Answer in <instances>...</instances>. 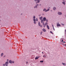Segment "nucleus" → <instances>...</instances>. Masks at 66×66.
<instances>
[{"label":"nucleus","instance_id":"4c0bfd02","mask_svg":"<svg viewBox=\"0 0 66 66\" xmlns=\"http://www.w3.org/2000/svg\"><path fill=\"white\" fill-rule=\"evenodd\" d=\"M42 53H43H43H44L43 52H42Z\"/></svg>","mask_w":66,"mask_h":66},{"label":"nucleus","instance_id":"7ed1b4c3","mask_svg":"<svg viewBox=\"0 0 66 66\" xmlns=\"http://www.w3.org/2000/svg\"><path fill=\"white\" fill-rule=\"evenodd\" d=\"M9 63L7 61L5 63V65L6 66H8V64H9Z\"/></svg>","mask_w":66,"mask_h":66},{"label":"nucleus","instance_id":"cd10ccee","mask_svg":"<svg viewBox=\"0 0 66 66\" xmlns=\"http://www.w3.org/2000/svg\"><path fill=\"white\" fill-rule=\"evenodd\" d=\"M46 22H48V20H46Z\"/></svg>","mask_w":66,"mask_h":66},{"label":"nucleus","instance_id":"f257e3e1","mask_svg":"<svg viewBox=\"0 0 66 66\" xmlns=\"http://www.w3.org/2000/svg\"><path fill=\"white\" fill-rule=\"evenodd\" d=\"M35 1L36 2H37V1H38L36 3H39L40 1L41 0H38H38H35Z\"/></svg>","mask_w":66,"mask_h":66},{"label":"nucleus","instance_id":"a211bd4d","mask_svg":"<svg viewBox=\"0 0 66 66\" xmlns=\"http://www.w3.org/2000/svg\"><path fill=\"white\" fill-rule=\"evenodd\" d=\"M46 11H47V10L45 9L43 10V11H45V12H46Z\"/></svg>","mask_w":66,"mask_h":66},{"label":"nucleus","instance_id":"f8f14e48","mask_svg":"<svg viewBox=\"0 0 66 66\" xmlns=\"http://www.w3.org/2000/svg\"><path fill=\"white\" fill-rule=\"evenodd\" d=\"M41 22L42 23H44V21L43 20H41Z\"/></svg>","mask_w":66,"mask_h":66},{"label":"nucleus","instance_id":"e433bc0d","mask_svg":"<svg viewBox=\"0 0 66 66\" xmlns=\"http://www.w3.org/2000/svg\"><path fill=\"white\" fill-rule=\"evenodd\" d=\"M63 43H65V42H63Z\"/></svg>","mask_w":66,"mask_h":66},{"label":"nucleus","instance_id":"2eb2a0df","mask_svg":"<svg viewBox=\"0 0 66 66\" xmlns=\"http://www.w3.org/2000/svg\"><path fill=\"white\" fill-rule=\"evenodd\" d=\"M62 63L63 65H66V64L65 63Z\"/></svg>","mask_w":66,"mask_h":66},{"label":"nucleus","instance_id":"dca6fc26","mask_svg":"<svg viewBox=\"0 0 66 66\" xmlns=\"http://www.w3.org/2000/svg\"><path fill=\"white\" fill-rule=\"evenodd\" d=\"M63 4L64 5H65V3L64 2H62Z\"/></svg>","mask_w":66,"mask_h":66},{"label":"nucleus","instance_id":"a878e982","mask_svg":"<svg viewBox=\"0 0 66 66\" xmlns=\"http://www.w3.org/2000/svg\"><path fill=\"white\" fill-rule=\"evenodd\" d=\"M43 56H44V57H46V56H45V55H44H44Z\"/></svg>","mask_w":66,"mask_h":66},{"label":"nucleus","instance_id":"58836bf2","mask_svg":"<svg viewBox=\"0 0 66 66\" xmlns=\"http://www.w3.org/2000/svg\"><path fill=\"white\" fill-rule=\"evenodd\" d=\"M65 32H66V29L65 30Z\"/></svg>","mask_w":66,"mask_h":66},{"label":"nucleus","instance_id":"9d476101","mask_svg":"<svg viewBox=\"0 0 66 66\" xmlns=\"http://www.w3.org/2000/svg\"><path fill=\"white\" fill-rule=\"evenodd\" d=\"M43 27H44L45 28V25H45V24L44 23H43Z\"/></svg>","mask_w":66,"mask_h":66},{"label":"nucleus","instance_id":"ea45409f","mask_svg":"<svg viewBox=\"0 0 66 66\" xmlns=\"http://www.w3.org/2000/svg\"><path fill=\"white\" fill-rule=\"evenodd\" d=\"M39 5H41V4H40Z\"/></svg>","mask_w":66,"mask_h":66},{"label":"nucleus","instance_id":"473e14b6","mask_svg":"<svg viewBox=\"0 0 66 66\" xmlns=\"http://www.w3.org/2000/svg\"><path fill=\"white\" fill-rule=\"evenodd\" d=\"M62 26H64V24H62Z\"/></svg>","mask_w":66,"mask_h":66},{"label":"nucleus","instance_id":"ddd939ff","mask_svg":"<svg viewBox=\"0 0 66 66\" xmlns=\"http://www.w3.org/2000/svg\"><path fill=\"white\" fill-rule=\"evenodd\" d=\"M42 19H43V17H41L40 18V19L41 20H42Z\"/></svg>","mask_w":66,"mask_h":66},{"label":"nucleus","instance_id":"aec40b11","mask_svg":"<svg viewBox=\"0 0 66 66\" xmlns=\"http://www.w3.org/2000/svg\"><path fill=\"white\" fill-rule=\"evenodd\" d=\"M56 10V8L54 7V10Z\"/></svg>","mask_w":66,"mask_h":66},{"label":"nucleus","instance_id":"49530a36","mask_svg":"<svg viewBox=\"0 0 66 66\" xmlns=\"http://www.w3.org/2000/svg\"><path fill=\"white\" fill-rule=\"evenodd\" d=\"M5 57V56H4V57Z\"/></svg>","mask_w":66,"mask_h":66},{"label":"nucleus","instance_id":"f03ea898","mask_svg":"<svg viewBox=\"0 0 66 66\" xmlns=\"http://www.w3.org/2000/svg\"><path fill=\"white\" fill-rule=\"evenodd\" d=\"M9 62L10 63L12 64V63H14V61H12L11 60H10L9 61Z\"/></svg>","mask_w":66,"mask_h":66},{"label":"nucleus","instance_id":"2f4dec72","mask_svg":"<svg viewBox=\"0 0 66 66\" xmlns=\"http://www.w3.org/2000/svg\"><path fill=\"white\" fill-rule=\"evenodd\" d=\"M52 26L53 27V28H54V26H53V24H52Z\"/></svg>","mask_w":66,"mask_h":66},{"label":"nucleus","instance_id":"72a5a7b5","mask_svg":"<svg viewBox=\"0 0 66 66\" xmlns=\"http://www.w3.org/2000/svg\"><path fill=\"white\" fill-rule=\"evenodd\" d=\"M63 42V39H62V42Z\"/></svg>","mask_w":66,"mask_h":66},{"label":"nucleus","instance_id":"393cba45","mask_svg":"<svg viewBox=\"0 0 66 66\" xmlns=\"http://www.w3.org/2000/svg\"><path fill=\"white\" fill-rule=\"evenodd\" d=\"M42 33H43V32L41 31L40 33V34L41 35H42Z\"/></svg>","mask_w":66,"mask_h":66},{"label":"nucleus","instance_id":"b1692460","mask_svg":"<svg viewBox=\"0 0 66 66\" xmlns=\"http://www.w3.org/2000/svg\"><path fill=\"white\" fill-rule=\"evenodd\" d=\"M48 24V23H46L45 24V25H47V24Z\"/></svg>","mask_w":66,"mask_h":66},{"label":"nucleus","instance_id":"f704fd0d","mask_svg":"<svg viewBox=\"0 0 66 66\" xmlns=\"http://www.w3.org/2000/svg\"><path fill=\"white\" fill-rule=\"evenodd\" d=\"M53 28V29L54 30H55V29H54V27Z\"/></svg>","mask_w":66,"mask_h":66},{"label":"nucleus","instance_id":"bb28decb","mask_svg":"<svg viewBox=\"0 0 66 66\" xmlns=\"http://www.w3.org/2000/svg\"><path fill=\"white\" fill-rule=\"evenodd\" d=\"M33 18H34V19L35 18V16H34Z\"/></svg>","mask_w":66,"mask_h":66},{"label":"nucleus","instance_id":"a18cd8bd","mask_svg":"<svg viewBox=\"0 0 66 66\" xmlns=\"http://www.w3.org/2000/svg\"><path fill=\"white\" fill-rule=\"evenodd\" d=\"M21 15H22V14H21Z\"/></svg>","mask_w":66,"mask_h":66},{"label":"nucleus","instance_id":"412c9836","mask_svg":"<svg viewBox=\"0 0 66 66\" xmlns=\"http://www.w3.org/2000/svg\"><path fill=\"white\" fill-rule=\"evenodd\" d=\"M34 21H36V20L35 19H34V20H33Z\"/></svg>","mask_w":66,"mask_h":66},{"label":"nucleus","instance_id":"423d86ee","mask_svg":"<svg viewBox=\"0 0 66 66\" xmlns=\"http://www.w3.org/2000/svg\"><path fill=\"white\" fill-rule=\"evenodd\" d=\"M43 20L44 21H45L46 20V18L45 17L44 18H43Z\"/></svg>","mask_w":66,"mask_h":66},{"label":"nucleus","instance_id":"39448f33","mask_svg":"<svg viewBox=\"0 0 66 66\" xmlns=\"http://www.w3.org/2000/svg\"><path fill=\"white\" fill-rule=\"evenodd\" d=\"M57 27L59 26V27H61V25L58 23L57 24Z\"/></svg>","mask_w":66,"mask_h":66},{"label":"nucleus","instance_id":"7c9ffc66","mask_svg":"<svg viewBox=\"0 0 66 66\" xmlns=\"http://www.w3.org/2000/svg\"><path fill=\"white\" fill-rule=\"evenodd\" d=\"M3 65L4 66H5V64H3Z\"/></svg>","mask_w":66,"mask_h":66},{"label":"nucleus","instance_id":"a19ab883","mask_svg":"<svg viewBox=\"0 0 66 66\" xmlns=\"http://www.w3.org/2000/svg\"><path fill=\"white\" fill-rule=\"evenodd\" d=\"M27 64H28V62H27Z\"/></svg>","mask_w":66,"mask_h":66},{"label":"nucleus","instance_id":"79ce46f5","mask_svg":"<svg viewBox=\"0 0 66 66\" xmlns=\"http://www.w3.org/2000/svg\"><path fill=\"white\" fill-rule=\"evenodd\" d=\"M63 0V1H64V0Z\"/></svg>","mask_w":66,"mask_h":66},{"label":"nucleus","instance_id":"c03bdc74","mask_svg":"<svg viewBox=\"0 0 66 66\" xmlns=\"http://www.w3.org/2000/svg\"><path fill=\"white\" fill-rule=\"evenodd\" d=\"M65 45L66 46V44H65Z\"/></svg>","mask_w":66,"mask_h":66},{"label":"nucleus","instance_id":"4468645a","mask_svg":"<svg viewBox=\"0 0 66 66\" xmlns=\"http://www.w3.org/2000/svg\"><path fill=\"white\" fill-rule=\"evenodd\" d=\"M3 53H2L1 54V56H3Z\"/></svg>","mask_w":66,"mask_h":66},{"label":"nucleus","instance_id":"c756f323","mask_svg":"<svg viewBox=\"0 0 66 66\" xmlns=\"http://www.w3.org/2000/svg\"><path fill=\"white\" fill-rule=\"evenodd\" d=\"M36 21H38V20H37V18L36 19Z\"/></svg>","mask_w":66,"mask_h":66},{"label":"nucleus","instance_id":"37998d69","mask_svg":"<svg viewBox=\"0 0 66 66\" xmlns=\"http://www.w3.org/2000/svg\"><path fill=\"white\" fill-rule=\"evenodd\" d=\"M65 34H66V32H65Z\"/></svg>","mask_w":66,"mask_h":66},{"label":"nucleus","instance_id":"9b49d317","mask_svg":"<svg viewBox=\"0 0 66 66\" xmlns=\"http://www.w3.org/2000/svg\"><path fill=\"white\" fill-rule=\"evenodd\" d=\"M47 27L48 29H49V26L48 25H47Z\"/></svg>","mask_w":66,"mask_h":66},{"label":"nucleus","instance_id":"0eeeda50","mask_svg":"<svg viewBox=\"0 0 66 66\" xmlns=\"http://www.w3.org/2000/svg\"><path fill=\"white\" fill-rule=\"evenodd\" d=\"M38 25L40 26L41 27H42V26H40V22H39L38 23Z\"/></svg>","mask_w":66,"mask_h":66},{"label":"nucleus","instance_id":"1a4fd4ad","mask_svg":"<svg viewBox=\"0 0 66 66\" xmlns=\"http://www.w3.org/2000/svg\"><path fill=\"white\" fill-rule=\"evenodd\" d=\"M43 31H44V32H46V29H43Z\"/></svg>","mask_w":66,"mask_h":66},{"label":"nucleus","instance_id":"6e6552de","mask_svg":"<svg viewBox=\"0 0 66 66\" xmlns=\"http://www.w3.org/2000/svg\"><path fill=\"white\" fill-rule=\"evenodd\" d=\"M38 5H38V4H37V5H36V6H35V7H34V8H37V6H38Z\"/></svg>","mask_w":66,"mask_h":66},{"label":"nucleus","instance_id":"f3484780","mask_svg":"<svg viewBox=\"0 0 66 66\" xmlns=\"http://www.w3.org/2000/svg\"><path fill=\"white\" fill-rule=\"evenodd\" d=\"M50 10L49 9H48L47 10L45 11V12H47V11H49Z\"/></svg>","mask_w":66,"mask_h":66},{"label":"nucleus","instance_id":"c9c22d12","mask_svg":"<svg viewBox=\"0 0 66 66\" xmlns=\"http://www.w3.org/2000/svg\"><path fill=\"white\" fill-rule=\"evenodd\" d=\"M7 61H9V59H7Z\"/></svg>","mask_w":66,"mask_h":66},{"label":"nucleus","instance_id":"4be33fe9","mask_svg":"<svg viewBox=\"0 0 66 66\" xmlns=\"http://www.w3.org/2000/svg\"><path fill=\"white\" fill-rule=\"evenodd\" d=\"M44 61H40V62H41V63H43Z\"/></svg>","mask_w":66,"mask_h":66},{"label":"nucleus","instance_id":"c85d7f7f","mask_svg":"<svg viewBox=\"0 0 66 66\" xmlns=\"http://www.w3.org/2000/svg\"><path fill=\"white\" fill-rule=\"evenodd\" d=\"M50 32V33H52V34H53V32H52V31H51V32Z\"/></svg>","mask_w":66,"mask_h":66},{"label":"nucleus","instance_id":"5701e85b","mask_svg":"<svg viewBox=\"0 0 66 66\" xmlns=\"http://www.w3.org/2000/svg\"><path fill=\"white\" fill-rule=\"evenodd\" d=\"M34 23H35V24H36V22L35 21H34Z\"/></svg>","mask_w":66,"mask_h":66},{"label":"nucleus","instance_id":"6ab92c4d","mask_svg":"<svg viewBox=\"0 0 66 66\" xmlns=\"http://www.w3.org/2000/svg\"><path fill=\"white\" fill-rule=\"evenodd\" d=\"M38 59V58L37 57H36L35 59V60H37V59Z\"/></svg>","mask_w":66,"mask_h":66},{"label":"nucleus","instance_id":"20e7f679","mask_svg":"<svg viewBox=\"0 0 66 66\" xmlns=\"http://www.w3.org/2000/svg\"><path fill=\"white\" fill-rule=\"evenodd\" d=\"M58 14L60 15H61L62 14V13L61 12H59L58 13Z\"/></svg>","mask_w":66,"mask_h":66}]
</instances>
